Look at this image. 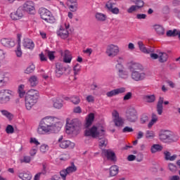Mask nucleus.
I'll return each instance as SVG.
<instances>
[{
    "label": "nucleus",
    "instance_id": "nucleus-1",
    "mask_svg": "<svg viewBox=\"0 0 180 180\" xmlns=\"http://www.w3.org/2000/svg\"><path fill=\"white\" fill-rule=\"evenodd\" d=\"M63 127V123L54 117L47 116L41 120L37 129V134L45 136L46 134H53L58 133Z\"/></svg>",
    "mask_w": 180,
    "mask_h": 180
},
{
    "label": "nucleus",
    "instance_id": "nucleus-2",
    "mask_svg": "<svg viewBox=\"0 0 180 180\" xmlns=\"http://www.w3.org/2000/svg\"><path fill=\"white\" fill-rule=\"evenodd\" d=\"M39 96V91L36 89H30L27 91L25 98V105L27 110H31L33 106L37 103Z\"/></svg>",
    "mask_w": 180,
    "mask_h": 180
},
{
    "label": "nucleus",
    "instance_id": "nucleus-3",
    "mask_svg": "<svg viewBox=\"0 0 180 180\" xmlns=\"http://www.w3.org/2000/svg\"><path fill=\"white\" fill-rule=\"evenodd\" d=\"M86 137H92L93 139H99L105 136V129L103 127L93 126L91 128H87L84 131Z\"/></svg>",
    "mask_w": 180,
    "mask_h": 180
},
{
    "label": "nucleus",
    "instance_id": "nucleus-4",
    "mask_svg": "<svg viewBox=\"0 0 180 180\" xmlns=\"http://www.w3.org/2000/svg\"><path fill=\"white\" fill-rule=\"evenodd\" d=\"M80 124L79 121L77 119L67 121L65 125V131L67 134H74L75 136L76 134H78Z\"/></svg>",
    "mask_w": 180,
    "mask_h": 180
},
{
    "label": "nucleus",
    "instance_id": "nucleus-5",
    "mask_svg": "<svg viewBox=\"0 0 180 180\" xmlns=\"http://www.w3.org/2000/svg\"><path fill=\"white\" fill-rule=\"evenodd\" d=\"M159 139L162 143H172L178 141V136L172 134L169 131H162L159 134Z\"/></svg>",
    "mask_w": 180,
    "mask_h": 180
},
{
    "label": "nucleus",
    "instance_id": "nucleus-6",
    "mask_svg": "<svg viewBox=\"0 0 180 180\" xmlns=\"http://www.w3.org/2000/svg\"><path fill=\"white\" fill-rule=\"evenodd\" d=\"M39 12L40 17L43 19V20L47 22V23H56V18L48 9L41 8H39Z\"/></svg>",
    "mask_w": 180,
    "mask_h": 180
},
{
    "label": "nucleus",
    "instance_id": "nucleus-7",
    "mask_svg": "<svg viewBox=\"0 0 180 180\" xmlns=\"http://www.w3.org/2000/svg\"><path fill=\"white\" fill-rule=\"evenodd\" d=\"M120 53V47L116 44H110L107 46L105 49V54L110 58H114Z\"/></svg>",
    "mask_w": 180,
    "mask_h": 180
},
{
    "label": "nucleus",
    "instance_id": "nucleus-8",
    "mask_svg": "<svg viewBox=\"0 0 180 180\" xmlns=\"http://www.w3.org/2000/svg\"><path fill=\"white\" fill-rule=\"evenodd\" d=\"M125 117L127 122L135 123L139 120V114L134 108H129L125 112Z\"/></svg>",
    "mask_w": 180,
    "mask_h": 180
},
{
    "label": "nucleus",
    "instance_id": "nucleus-9",
    "mask_svg": "<svg viewBox=\"0 0 180 180\" xmlns=\"http://www.w3.org/2000/svg\"><path fill=\"white\" fill-rule=\"evenodd\" d=\"M13 95V91L10 89H3L0 90V105H6L11 102V96L6 95Z\"/></svg>",
    "mask_w": 180,
    "mask_h": 180
},
{
    "label": "nucleus",
    "instance_id": "nucleus-10",
    "mask_svg": "<svg viewBox=\"0 0 180 180\" xmlns=\"http://www.w3.org/2000/svg\"><path fill=\"white\" fill-rule=\"evenodd\" d=\"M116 74L120 79H129V70H127L123 65H115Z\"/></svg>",
    "mask_w": 180,
    "mask_h": 180
},
{
    "label": "nucleus",
    "instance_id": "nucleus-11",
    "mask_svg": "<svg viewBox=\"0 0 180 180\" xmlns=\"http://www.w3.org/2000/svg\"><path fill=\"white\" fill-rule=\"evenodd\" d=\"M112 122L115 127H123L124 126V120L120 117V114L117 110H114L112 112Z\"/></svg>",
    "mask_w": 180,
    "mask_h": 180
},
{
    "label": "nucleus",
    "instance_id": "nucleus-12",
    "mask_svg": "<svg viewBox=\"0 0 180 180\" xmlns=\"http://www.w3.org/2000/svg\"><path fill=\"white\" fill-rule=\"evenodd\" d=\"M68 29H70V23L65 22L62 24L57 31V34L61 39H67L68 36H70V32H68Z\"/></svg>",
    "mask_w": 180,
    "mask_h": 180
},
{
    "label": "nucleus",
    "instance_id": "nucleus-13",
    "mask_svg": "<svg viewBox=\"0 0 180 180\" xmlns=\"http://www.w3.org/2000/svg\"><path fill=\"white\" fill-rule=\"evenodd\" d=\"M21 8L22 12H26L30 15H34V13H36V7L34 5V2L32 1H27L25 3L23 4Z\"/></svg>",
    "mask_w": 180,
    "mask_h": 180
},
{
    "label": "nucleus",
    "instance_id": "nucleus-14",
    "mask_svg": "<svg viewBox=\"0 0 180 180\" xmlns=\"http://www.w3.org/2000/svg\"><path fill=\"white\" fill-rule=\"evenodd\" d=\"M58 144L60 148H70L72 150L75 148V143L70 140H64L63 136H60L58 140Z\"/></svg>",
    "mask_w": 180,
    "mask_h": 180
},
{
    "label": "nucleus",
    "instance_id": "nucleus-15",
    "mask_svg": "<svg viewBox=\"0 0 180 180\" xmlns=\"http://www.w3.org/2000/svg\"><path fill=\"white\" fill-rule=\"evenodd\" d=\"M131 78L136 82H140V81H144V79L147 78V73L139 72L138 70H133L131 73Z\"/></svg>",
    "mask_w": 180,
    "mask_h": 180
},
{
    "label": "nucleus",
    "instance_id": "nucleus-16",
    "mask_svg": "<svg viewBox=\"0 0 180 180\" xmlns=\"http://www.w3.org/2000/svg\"><path fill=\"white\" fill-rule=\"evenodd\" d=\"M60 56L63 57V61L65 64H70L71 61H72V53L68 50L60 51Z\"/></svg>",
    "mask_w": 180,
    "mask_h": 180
},
{
    "label": "nucleus",
    "instance_id": "nucleus-17",
    "mask_svg": "<svg viewBox=\"0 0 180 180\" xmlns=\"http://www.w3.org/2000/svg\"><path fill=\"white\" fill-rule=\"evenodd\" d=\"M10 18L12 20H20L23 18V10L22 7H19L16 11L12 12L10 14Z\"/></svg>",
    "mask_w": 180,
    "mask_h": 180
},
{
    "label": "nucleus",
    "instance_id": "nucleus-18",
    "mask_svg": "<svg viewBox=\"0 0 180 180\" xmlns=\"http://www.w3.org/2000/svg\"><path fill=\"white\" fill-rule=\"evenodd\" d=\"M153 30L158 36H164L165 34V28L162 25L155 24L153 25Z\"/></svg>",
    "mask_w": 180,
    "mask_h": 180
},
{
    "label": "nucleus",
    "instance_id": "nucleus-19",
    "mask_svg": "<svg viewBox=\"0 0 180 180\" xmlns=\"http://www.w3.org/2000/svg\"><path fill=\"white\" fill-rule=\"evenodd\" d=\"M138 46L139 50L145 54H150V53H153V51H154L153 49L146 47V45H144L141 41H138Z\"/></svg>",
    "mask_w": 180,
    "mask_h": 180
},
{
    "label": "nucleus",
    "instance_id": "nucleus-20",
    "mask_svg": "<svg viewBox=\"0 0 180 180\" xmlns=\"http://www.w3.org/2000/svg\"><path fill=\"white\" fill-rule=\"evenodd\" d=\"M22 46L24 49H27V50H33L34 49V42L29 38H25L23 40Z\"/></svg>",
    "mask_w": 180,
    "mask_h": 180
},
{
    "label": "nucleus",
    "instance_id": "nucleus-21",
    "mask_svg": "<svg viewBox=\"0 0 180 180\" xmlns=\"http://www.w3.org/2000/svg\"><path fill=\"white\" fill-rule=\"evenodd\" d=\"M9 82V76L6 73L0 72V87L6 86Z\"/></svg>",
    "mask_w": 180,
    "mask_h": 180
},
{
    "label": "nucleus",
    "instance_id": "nucleus-22",
    "mask_svg": "<svg viewBox=\"0 0 180 180\" xmlns=\"http://www.w3.org/2000/svg\"><path fill=\"white\" fill-rule=\"evenodd\" d=\"M103 154L107 157L108 160H110V161H116V154H115V152L112 150H103Z\"/></svg>",
    "mask_w": 180,
    "mask_h": 180
},
{
    "label": "nucleus",
    "instance_id": "nucleus-23",
    "mask_svg": "<svg viewBox=\"0 0 180 180\" xmlns=\"http://www.w3.org/2000/svg\"><path fill=\"white\" fill-rule=\"evenodd\" d=\"M94 120H95V114H94L93 112H91L86 117V123L84 125L86 129H88V127H90V126H92V123H94Z\"/></svg>",
    "mask_w": 180,
    "mask_h": 180
},
{
    "label": "nucleus",
    "instance_id": "nucleus-24",
    "mask_svg": "<svg viewBox=\"0 0 180 180\" xmlns=\"http://www.w3.org/2000/svg\"><path fill=\"white\" fill-rule=\"evenodd\" d=\"M1 44L4 47H15V41L11 39L3 38L1 39Z\"/></svg>",
    "mask_w": 180,
    "mask_h": 180
},
{
    "label": "nucleus",
    "instance_id": "nucleus-25",
    "mask_svg": "<svg viewBox=\"0 0 180 180\" xmlns=\"http://www.w3.org/2000/svg\"><path fill=\"white\" fill-rule=\"evenodd\" d=\"M64 71H65V69H64V67H63V65L61 63H56V75L58 78H60L63 74H64Z\"/></svg>",
    "mask_w": 180,
    "mask_h": 180
},
{
    "label": "nucleus",
    "instance_id": "nucleus-26",
    "mask_svg": "<svg viewBox=\"0 0 180 180\" xmlns=\"http://www.w3.org/2000/svg\"><path fill=\"white\" fill-rule=\"evenodd\" d=\"M62 172H64L65 175H70V174H72V172H75L77 171V166L72 163L70 166L68 167L66 169H62Z\"/></svg>",
    "mask_w": 180,
    "mask_h": 180
},
{
    "label": "nucleus",
    "instance_id": "nucleus-27",
    "mask_svg": "<svg viewBox=\"0 0 180 180\" xmlns=\"http://www.w3.org/2000/svg\"><path fill=\"white\" fill-rule=\"evenodd\" d=\"M18 177L22 180H30L32 179V174L29 172L20 171L18 173Z\"/></svg>",
    "mask_w": 180,
    "mask_h": 180
},
{
    "label": "nucleus",
    "instance_id": "nucleus-28",
    "mask_svg": "<svg viewBox=\"0 0 180 180\" xmlns=\"http://www.w3.org/2000/svg\"><path fill=\"white\" fill-rule=\"evenodd\" d=\"M53 108L56 109H61L63 108V101L60 97H54L52 98Z\"/></svg>",
    "mask_w": 180,
    "mask_h": 180
},
{
    "label": "nucleus",
    "instance_id": "nucleus-29",
    "mask_svg": "<svg viewBox=\"0 0 180 180\" xmlns=\"http://www.w3.org/2000/svg\"><path fill=\"white\" fill-rule=\"evenodd\" d=\"M162 103H164V97H160L157 104V112L160 115H162V110L164 109Z\"/></svg>",
    "mask_w": 180,
    "mask_h": 180
},
{
    "label": "nucleus",
    "instance_id": "nucleus-30",
    "mask_svg": "<svg viewBox=\"0 0 180 180\" xmlns=\"http://www.w3.org/2000/svg\"><path fill=\"white\" fill-rule=\"evenodd\" d=\"M129 70L131 72H133V71H143L144 68L143 67V65L140 63H133L131 66H129Z\"/></svg>",
    "mask_w": 180,
    "mask_h": 180
},
{
    "label": "nucleus",
    "instance_id": "nucleus-31",
    "mask_svg": "<svg viewBox=\"0 0 180 180\" xmlns=\"http://www.w3.org/2000/svg\"><path fill=\"white\" fill-rule=\"evenodd\" d=\"M143 101L146 103H154L155 102V95L147 94L143 96Z\"/></svg>",
    "mask_w": 180,
    "mask_h": 180
},
{
    "label": "nucleus",
    "instance_id": "nucleus-32",
    "mask_svg": "<svg viewBox=\"0 0 180 180\" xmlns=\"http://www.w3.org/2000/svg\"><path fill=\"white\" fill-rule=\"evenodd\" d=\"M167 37H174L175 36H178L180 40V30H168L166 32Z\"/></svg>",
    "mask_w": 180,
    "mask_h": 180
},
{
    "label": "nucleus",
    "instance_id": "nucleus-33",
    "mask_svg": "<svg viewBox=\"0 0 180 180\" xmlns=\"http://www.w3.org/2000/svg\"><path fill=\"white\" fill-rule=\"evenodd\" d=\"M162 146L160 144H153L150 148V153L152 154H155V153H160V151H162Z\"/></svg>",
    "mask_w": 180,
    "mask_h": 180
},
{
    "label": "nucleus",
    "instance_id": "nucleus-34",
    "mask_svg": "<svg viewBox=\"0 0 180 180\" xmlns=\"http://www.w3.org/2000/svg\"><path fill=\"white\" fill-rule=\"evenodd\" d=\"M119 174V167L112 165L110 167V176H116Z\"/></svg>",
    "mask_w": 180,
    "mask_h": 180
},
{
    "label": "nucleus",
    "instance_id": "nucleus-35",
    "mask_svg": "<svg viewBox=\"0 0 180 180\" xmlns=\"http://www.w3.org/2000/svg\"><path fill=\"white\" fill-rule=\"evenodd\" d=\"M64 174H65L64 172L60 170V174L54 175L51 178V180H66L67 179V176H65Z\"/></svg>",
    "mask_w": 180,
    "mask_h": 180
},
{
    "label": "nucleus",
    "instance_id": "nucleus-36",
    "mask_svg": "<svg viewBox=\"0 0 180 180\" xmlns=\"http://www.w3.org/2000/svg\"><path fill=\"white\" fill-rule=\"evenodd\" d=\"M0 112L1 113L2 116L6 117L8 120H12V119H13V114L11 113L9 111L6 110H1Z\"/></svg>",
    "mask_w": 180,
    "mask_h": 180
},
{
    "label": "nucleus",
    "instance_id": "nucleus-37",
    "mask_svg": "<svg viewBox=\"0 0 180 180\" xmlns=\"http://www.w3.org/2000/svg\"><path fill=\"white\" fill-rule=\"evenodd\" d=\"M157 122H158V116H157L155 114H152V119L148 124V129H151V127H153V126H154Z\"/></svg>",
    "mask_w": 180,
    "mask_h": 180
},
{
    "label": "nucleus",
    "instance_id": "nucleus-38",
    "mask_svg": "<svg viewBox=\"0 0 180 180\" xmlns=\"http://www.w3.org/2000/svg\"><path fill=\"white\" fill-rule=\"evenodd\" d=\"M28 82L31 86H36V85L39 84V79L37 78V77L33 75L30 77Z\"/></svg>",
    "mask_w": 180,
    "mask_h": 180
},
{
    "label": "nucleus",
    "instance_id": "nucleus-39",
    "mask_svg": "<svg viewBox=\"0 0 180 180\" xmlns=\"http://www.w3.org/2000/svg\"><path fill=\"white\" fill-rule=\"evenodd\" d=\"M98 146L100 148H105L108 145V139L105 137L103 138H98Z\"/></svg>",
    "mask_w": 180,
    "mask_h": 180
},
{
    "label": "nucleus",
    "instance_id": "nucleus-40",
    "mask_svg": "<svg viewBox=\"0 0 180 180\" xmlns=\"http://www.w3.org/2000/svg\"><path fill=\"white\" fill-rule=\"evenodd\" d=\"M168 60V54L165 52L159 53V61L160 63H165Z\"/></svg>",
    "mask_w": 180,
    "mask_h": 180
},
{
    "label": "nucleus",
    "instance_id": "nucleus-41",
    "mask_svg": "<svg viewBox=\"0 0 180 180\" xmlns=\"http://www.w3.org/2000/svg\"><path fill=\"white\" fill-rule=\"evenodd\" d=\"M18 92L20 98H23L26 95V91H25V84H20L18 86Z\"/></svg>",
    "mask_w": 180,
    "mask_h": 180
},
{
    "label": "nucleus",
    "instance_id": "nucleus-42",
    "mask_svg": "<svg viewBox=\"0 0 180 180\" xmlns=\"http://www.w3.org/2000/svg\"><path fill=\"white\" fill-rule=\"evenodd\" d=\"M106 15L101 13H96V19L98 22H105L106 20Z\"/></svg>",
    "mask_w": 180,
    "mask_h": 180
},
{
    "label": "nucleus",
    "instance_id": "nucleus-43",
    "mask_svg": "<svg viewBox=\"0 0 180 180\" xmlns=\"http://www.w3.org/2000/svg\"><path fill=\"white\" fill-rule=\"evenodd\" d=\"M145 137L149 140H153V139L155 137V132H154V131L147 130L145 134Z\"/></svg>",
    "mask_w": 180,
    "mask_h": 180
},
{
    "label": "nucleus",
    "instance_id": "nucleus-44",
    "mask_svg": "<svg viewBox=\"0 0 180 180\" xmlns=\"http://www.w3.org/2000/svg\"><path fill=\"white\" fill-rule=\"evenodd\" d=\"M168 169L172 172V174L176 173L178 171V167L175 165V164L173 163H169L168 164Z\"/></svg>",
    "mask_w": 180,
    "mask_h": 180
},
{
    "label": "nucleus",
    "instance_id": "nucleus-45",
    "mask_svg": "<svg viewBox=\"0 0 180 180\" xmlns=\"http://www.w3.org/2000/svg\"><path fill=\"white\" fill-rule=\"evenodd\" d=\"M5 131L7 134H13L15 133V128L11 124H8L6 127Z\"/></svg>",
    "mask_w": 180,
    "mask_h": 180
},
{
    "label": "nucleus",
    "instance_id": "nucleus-46",
    "mask_svg": "<svg viewBox=\"0 0 180 180\" xmlns=\"http://www.w3.org/2000/svg\"><path fill=\"white\" fill-rule=\"evenodd\" d=\"M36 67L33 63L29 65V66L25 70V74H32L35 70Z\"/></svg>",
    "mask_w": 180,
    "mask_h": 180
},
{
    "label": "nucleus",
    "instance_id": "nucleus-47",
    "mask_svg": "<svg viewBox=\"0 0 180 180\" xmlns=\"http://www.w3.org/2000/svg\"><path fill=\"white\" fill-rule=\"evenodd\" d=\"M49 145L44 143L41 145L39 148L40 153H41V154H46V153L49 151Z\"/></svg>",
    "mask_w": 180,
    "mask_h": 180
},
{
    "label": "nucleus",
    "instance_id": "nucleus-48",
    "mask_svg": "<svg viewBox=\"0 0 180 180\" xmlns=\"http://www.w3.org/2000/svg\"><path fill=\"white\" fill-rule=\"evenodd\" d=\"M70 101L74 105H78L81 102V99L77 96H73L70 98Z\"/></svg>",
    "mask_w": 180,
    "mask_h": 180
},
{
    "label": "nucleus",
    "instance_id": "nucleus-49",
    "mask_svg": "<svg viewBox=\"0 0 180 180\" xmlns=\"http://www.w3.org/2000/svg\"><path fill=\"white\" fill-rule=\"evenodd\" d=\"M30 161H32V158H30V156H23V158L20 159L21 164H23V162L29 164Z\"/></svg>",
    "mask_w": 180,
    "mask_h": 180
},
{
    "label": "nucleus",
    "instance_id": "nucleus-50",
    "mask_svg": "<svg viewBox=\"0 0 180 180\" xmlns=\"http://www.w3.org/2000/svg\"><path fill=\"white\" fill-rule=\"evenodd\" d=\"M68 6L71 12H77V11H78V4H68Z\"/></svg>",
    "mask_w": 180,
    "mask_h": 180
},
{
    "label": "nucleus",
    "instance_id": "nucleus-51",
    "mask_svg": "<svg viewBox=\"0 0 180 180\" xmlns=\"http://www.w3.org/2000/svg\"><path fill=\"white\" fill-rule=\"evenodd\" d=\"M135 5L138 9H140V8H143L144 6V1H143V0H136L135 1Z\"/></svg>",
    "mask_w": 180,
    "mask_h": 180
},
{
    "label": "nucleus",
    "instance_id": "nucleus-52",
    "mask_svg": "<svg viewBox=\"0 0 180 180\" xmlns=\"http://www.w3.org/2000/svg\"><path fill=\"white\" fill-rule=\"evenodd\" d=\"M134 129L131 127H124L122 129V133H133Z\"/></svg>",
    "mask_w": 180,
    "mask_h": 180
},
{
    "label": "nucleus",
    "instance_id": "nucleus-53",
    "mask_svg": "<svg viewBox=\"0 0 180 180\" xmlns=\"http://www.w3.org/2000/svg\"><path fill=\"white\" fill-rule=\"evenodd\" d=\"M80 70H81V65L77 63L73 68L75 75H78V72H79Z\"/></svg>",
    "mask_w": 180,
    "mask_h": 180
},
{
    "label": "nucleus",
    "instance_id": "nucleus-54",
    "mask_svg": "<svg viewBox=\"0 0 180 180\" xmlns=\"http://www.w3.org/2000/svg\"><path fill=\"white\" fill-rule=\"evenodd\" d=\"M116 95H119L120 94H124L126 92V88L120 87L115 89Z\"/></svg>",
    "mask_w": 180,
    "mask_h": 180
},
{
    "label": "nucleus",
    "instance_id": "nucleus-55",
    "mask_svg": "<svg viewBox=\"0 0 180 180\" xmlns=\"http://www.w3.org/2000/svg\"><path fill=\"white\" fill-rule=\"evenodd\" d=\"M30 144H34V146H40V142L36 138H30Z\"/></svg>",
    "mask_w": 180,
    "mask_h": 180
},
{
    "label": "nucleus",
    "instance_id": "nucleus-56",
    "mask_svg": "<svg viewBox=\"0 0 180 180\" xmlns=\"http://www.w3.org/2000/svg\"><path fill=\"white\" fill-rule=\"evenodd\" d=\"M15 54L17 57H19V58L22 57V49H20V45L18 46L17 50L15 51Z\"/></svg>",
    "mask_w": 180,
    "mask_h": 180
},
{
    "label": "nucleus",
    "instance_id": "nucleus-57",
    "mask_svg": "<svg viewBox=\"0 0 180 180\" xmlns=\"http://www.w3.org/2000/svg\"><path fill=\"white\" fill-rule=\"evenodd\" d=\"M137 9H139V8L136 7V6H131L130 8H129L127 9V13H133V12H136V11H137Z\"/></svg>",
    "mask_w": 180,
    "mask_h": 180
},
{
    "label": "nucleus",
    "instance_id": "nucleus-58",
    "mask_svg": "<svg viewBox=\"0 0 180 180\" xmlns=\"http://www.w3.org/2000/svg\"><path fill=\"white\" fill-rule=\"evenodd\" d=\"M116 91L115 89L106 93V96L108 98H112V96H116Z\"/></svg>",
    "mask_w": 180,
    "mask_h": 180
},
{
    "label": "nucleus",
    "instance_id": "nucleus-59",
    "mask_svg": "<svg viewBox=\"0 0 180 180\" xmlns=\"http://www.w3.org/2000/svg\"><path fill=\"white\" fill-rule=\"evenodd\" d=\"M86 101H87L89 103H92L95 102V98L92 95H89L86 96Z\"/></svg>",
    "mask_w": 180,
    "mask_h": 180
},
{
    "label": "nucleus",
    "instance_id": "nucleus-60",
    "mask_svg": "<svg viewBox=\"0 0 180 180\" xmlns=\"http://www.w3.org/2000/svg\"><path fill=\"white\" fill-rule=\"evenodd\" d=\"M94 51V50L91 48H87L85 50L83 51V53L84 54H87V56L89 57L91 56V54H92V52Z\"/></svg>",
    "mask_w": 180,
    "mask_h": 180
},
{
    "label": "nucleus",
    "instance_id": "nucleus-61",
    "mask_svg": "<svg viewBox=\"0 0 180 180\" xmlns=\"http://www.w3.org/2000/svg\"><path fill=\"white\" fill-rule=\"evenodd\" d=\"M48 57L51 61H53V60H54V58H56V56H54V51H49Z\"/></svg>",
    "mask_w": 180,
    "mask_h": 180
},
{
    "label": "nucleus",
    "instance_id": "nucleus-62",
    "mask_svg": "<svg viewBox=\"0 0 180 180\" xmlns=\"http://www.w3.org/2000/svg\"><path fill=\"white\" fill-rule=\"evenodd\" d=\"M74 113H82V109L79 106L75 107L73 109Z\"/></svg>",
    "mask_w": 180,
    "mask_h": 180
},
{
    "label": "nucleus",
    "instance_id": "nucleus-63",
    "mask_svg": "<svg viewBox=\"0 0 180 180\" xmlns=\"http://www.w3.org/2000/svg\"><path fill=\"white\" fill-rule=\"evenodd\" d=\"M131 92H128L124 96V101H129V99H131L132 96Z\"/></svg>",
    "mask_w": 180,
    "mask_h": 180
},
{
    "label": "nucleus",
    "instance_id": "nucleus-64",
    "mask_svg": "<svg viewBox=\"0 0 180 180\" xmlns=\"http://www.w3.org/2000/svg\"><path fill=\"white\" fill-rule=\"evenodd\" d=\"M169 180H180V176L178 175H173L169 177Z\"/></svg>",
    "mask_w": 180,
    "mask_h": 180
}]
</instances>
